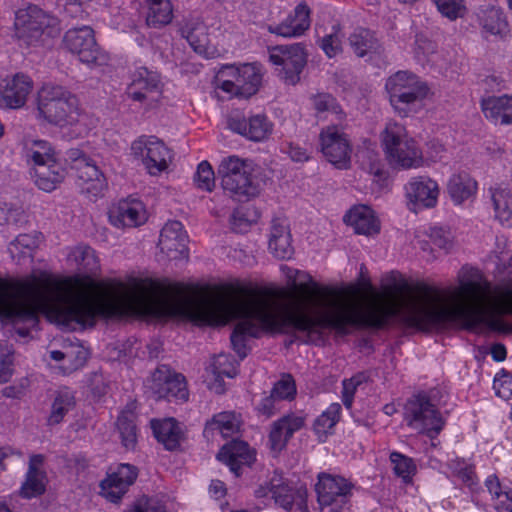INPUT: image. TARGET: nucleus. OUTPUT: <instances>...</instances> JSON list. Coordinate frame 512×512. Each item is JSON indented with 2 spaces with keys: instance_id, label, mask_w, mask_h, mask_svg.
Here are the masks:
<instances>
[{
  "instance_id": "f257e3e1",
  "label": "nucleus",
  "mask_w": 512,
  "mask_h": 512,
  "mask_svg": "<svg viewBox=\"0 0 512 512\" xmlns=\"http://www.w3.org/2000/svg\"><path fill=\"white\" fill-rule=\"evenodd\" d=\"M37 110L48 123L74 128L78 136L89 130L87 116L80 111L77 97L62 86H43L38 92Z\"/></svg>"
},
{
  "instance_id": "f03ea898",
  "label": "nucleus",
  "mask_w": 512,
  "mask_h": 512,
  "mask_svg": "<svg viewBox=\"0 0 512 512\" xmlns=\"http://www.w3.org/2000/svg\"><path fill=\"white\" fill-rule=\"evenodd\" d=\"M218 175L224 192L236 201L248 202L261 193L260 180L249 160L226 157L218 166Z\"/></svg>"
},
{
  "instance_id": "7ed1b4c3",
  "label": "nucleus",
  "mask_w": 512,
  "mask_h": 512,
  "mask_svg": "<svg viewBox=\"0 0 512 512\" xmlns=\"http://www.w3.org/2000/svg\"><path fill=\"white\" fill-rule=\"evenodd\" d=\"M385 88L392 107L402 117L415 113L416 106L428 98L431 92L425 81L408 71H398L391 75Z\"/></svg>"
},
{
  "instance_id": "20e7f679",
  "label": "nucleus",
  "mask_w": 512,
  "mask_h": 512,
  "mask_svg": "<svg viewBox=\"0 0 512 512\" xmlns=\"http://www.w3.org/2000/svg\"><path fill=\"white\" fill-rule=\"evenodd\" d=\"M439 391L432 389L428 392H419L411 396L404 407V420L407 425L435 438L444 427V419L437 408L436 398Z\"/></svg>"
},
{
  "instance_id": "39448f33",
  "label": "nucleus",
  "mask_w": 512,
  "mask_h": 512,
  "mask_svg": "<svg viewBox=\"0 0 512 512\" xmlns=\"http://www.w3.org/2000/svg\"><path fill=\"white\" fill-rule=\"evenodd\" d=\"M14 26L17 36L28 44L54 38L61 30L59 20L55 16L33 4L16 12Z\"/></svg>"
},
{
  "instance_id": "423d86ee",
  "label": "nucleus",
  "mask_w": 512,
  "mask_h": 512,
  "mask_svg": "<svg viewBox=\"0 0 512 512\" xmlns=\"http://www.w3.org/2000/svg\"><path fill=\"white\" fill-rule=\"evenodd\" d=\"M382 142L392 166L411 168L419 163L420 152L415 141L407 136L403 125L396 122L387 123Z\"/></svg>"
},
{
  "instance_id": "0eeeda50",
  "label": "nucleus",
  "mask_w": 512,
  "mask_h": 512,
  "mask_svg": "<svg viewBox=\"0 0 512 512\" xmlns=\"http://www.w3.org/2000/svg\"><path fill=\"white\" fill-rule=\"evenodd\" d=\"M315 485L317 501L322 510L341 512L348 507L354 484L340 476L321 472Z\"/></svg>"
},
{
  "instance_id": "6e6552de",
  "label": "nucleus",
  "mask_w": 512,
  "mask_h": 512,
  "mask_svg": "<svg viewBox=\"0 0 512 512\" xmlns=\"http://www.w3.org/2000/svg\"><path fill=\"white\" fill-rule=\"evenodd\" d=\"M67 160L71 162V169L75 171L76 182L81 193L91 198L102 195L107 182L96 163L77 148L67 151Z\"/></svg>"
},
{
  "instance_id": "1a4fd4ad",
  "label": "nucleus",
  "mask_w": 512,
  "mask_h": 512,
  "mask_svg": "<svg viewBox=\"0 0 512 512\" xmlns=\"http://www.w3.org/2000/svg\"><path fill=\"white\" fill-rule=\"evenodd\" d=\"M269 60L277 66L278 75L286 83L295 85L307 63V53L300 43L278 45L269 49Z\"/></svg>"
},
{
  "instance_id": "9d476101",
  "label": "nucleus",
  "mask_w": 512,
  "mask_h": 512,
  "mask_svg": "<svg viewBox=\"0 0 512 512\" xmlns=\"http://www.w3.org/2000/svg\"><path fill=\"white\" fill-rule=\"evenodd\" d=\"M321 152L334 166L346 169L350 165L352 147L340 125H328L319 134Z\"/></svg>"
},
{
  "instance_id": "9b49d317",
  "label": "nucleus",
  "mask_w": 512,
  "mask_h": 512,
  "mask_svg": "<svg viewBox=\"0 0 512 512\" xmlns=\"http://www.w3.org/2000/svg\"><path fill=\"white\" fill-rule=\"evenodd\" d=\"M64 47L72 54L78 56L82 63L87 65H102L106 57L101 53L89 26L69 29L63 38Z\"/></svg>"
},
{
  "instance_id": "f8f14e48",
  "label": "nucleus",
  "mask_w": 512,
  "mask_h": 512,
  "mask_svg": "<svg viewBox=\"0 0 512 512\" xmlns=\"http://www.w3.org/2000/svg\"><path fill=\"white\" fill-rule=\"evenodd\" d=\"M132 154L141 157L150 175H158L168 168L172 160L171 151L154 136H141L131 145Z\"/></svg>"
},
{
  "instance_id": "ddd939ff",
  "label": "nucleus",
  "mask_w": 512,
  "mask_h": 512,
  "mask_svg": "<svg viewBox=\"0 0 512 512\" xmlns=\"http://www.w3.org/2000/svg\"><path fill=\"white\" fill-rule=\"evenodd\" d=\"M162 86L157 72L140 67L133 72L126 94L129 99L151 108L158 103L162 94Z\"/></svg>"
},
{
  "instance_id": "4468645a",
  "label": "nucleus",
  "mask_w": 512,
  "mask_h": 512,
  "mask_svg": "<svg viewBox=\"0 0 512 512\" xmlns=\"http://www.w3.org/2000/svg\"><path fill=\"white\" fill-rule=\"evenodd\" d=\"M148 382L150 390L158 399H188L184 376L173 373L167 365L158 366L152 373Z\"/></svg>"
},
{
  "instance_id": "2eb2a0df",
  "label": "nucleus",
  "mask_w": 512,
  "mask_h": 512,
  "mask_svg": "<svg viewBox=\"0 0 512 512\" xmlns=\"http://www.w3.org/2000/svg\"><path fill=\"white\" fill-rule=\"evenodd\" d=\"M437 182L428 176L412 177L405 185V195L409 210L417 213L419 210L434 208L439 197Z\"/></svg>"
},
{
  "instance_id": "dca6fc26",
  "label": "nucleus",
  "mask_w": 512,
  "mask_h": 512,
  "mask_svg": "<svg viewBox=\"0 0 512 512\" xmlns=\"http://www.w3.org/2000/svg\"><path fill=\"white\" fill-rule=\"evenodd\" d=\"M138 476L137 467L122 463L110 468L105 479L100 483L101 495L112 503H118L128 492Z\"/></svg>"
},
{
  "instance_id": "f3484780",
  "label": "nucleus",
  "mask_w": 512,
  "mask_h": 512,
  "mask_svg": "<svg viewBox=\"0 0 512 512\" xmlns=\"http://www.w3.org/2000/svg\"><path fill=\"white\" fill-rule=\"evenodd\" d=\"M268 494H271L275 502L287 511L292 510L294 505L300 509L306 506L307 489L304 486L292 487L278 476H274L267 486H260L256 490L258 497H266Z\"/></svg>"
},
{
  "instance_id": "a211bd4d",
  "label": "nucleus",
  "mask_w": 512,
  "mask_h": 512,
  "mask_svg": "<svg viewBox=\"0 0 512 512\" xmlns=\"http://www.w3.org/2000/svg\"><path fill=\"white\" fill-rule=\"evenodd\" d=\"M305 422V416L296 413L285 414L272 422L268 434L271 451L275 454L283 451L294 434L305 426Z\"/></svg>"
},
{
  "instance_id": "6ab92c4d",
  "label": "nucleus",
  "mask_w": 512,
  "mask_h": 512,
  "mask_svg": "<svg viewBox=\"0 0 512 512\" xmlns=\"http://www.w3.org/2000/svg\"><path fill=\"white\" fill-rule=\"evenodd\" d=\"M32 88V80L23 73L0 80V107L10 109L23 107Z\"/></svg>"
},
{
  "instance_id": "aec40b11",
  "label": "nucleus",
  "mask_w": 512,
  "mask_h": 512,
  "mask_svg": "<svg viewBox=\"0 0 512 512\" xmlns=\"http://www.w3.org/2000/svg\"><path fill=\"white\" fill-rule=\"evenodd\" d=\"M187 235L179 221H169L162 228L158 247L169 259H178L187 255Z\"/></svg>"
},
{
  "instance_id": "412c9836",
  "label": "nucleus",
  "mask_w": 512,
  "mask_h": 512,
  "mask_svg": "<svg viewBox=\"0 0 512 512\" xmlns=\"http://www.w3.org/2000/svg\"><path fill=\"white\" fill-rule=\"evenodd\" d=\"M111 223L118 228L138 227L147 220V212L142 201L136 198H127L119 201L109 215Z\"/></svg>"
},
{
  "instance_id": "4be33fe9",
  "label": "nucleus",
  "mask_w": 512,
  "mask_h": 512,
  "mask_svg": "<svg viewBox=\"0 0 512 512\" xmlns=\"http://www.w3.org/2000/svg\"><path fill=\"white\" fill-rule=\"evenodd\" d=\"M217 458L225 463L236 476H240L242 467L251 465L255 455L246 442L232 440L221 448Z\"/></svg>"
},
{
  "instance_id": "5701e85b",
  "label": "nucleus",
  "mask_w": 512,
  "mask_h": 512,
  "mask_svg": "<svg viewBox=\"0 0 512 512\" xmlns=\"http://www.w3.org/2000/svg\"><path fill=\"white\" fill-rule=\"evenodd\" d=\"M230 127L234 132L255 142L265 140L273 130V124L264 114H256L242 119H232Z\"/></svg>"
},
{
  "instance_id": "b1692460",
  "label": "nucleus",
  "mask_w": 512,
  "mask_h": 512,
  "mask_svg": "<svg viewBox=\"0 0 512 512\" xmlns=\"http://www.w3.org/2000/svg\"><path fill=\"white\" fill-rule=\"evenodd\" d=\"M310 23V9L305 3H300L283 22L270 25L268 30L283 37H298L310 27Z\"/></svg>"
},
{
  "instance_id": "393cba45",
  "label": "nucleus",
  "mask_w": 512,
  "mask_h": 512,
  "mask_svg": "<svg viewBox=\"0 0 512 512\" xmlns=\"http://www.w3.org/2000/svg\"><path fill=\"white\" fill-rule=\"evenodd\" d=\"M481 110L487 120L495 125L512 123V96H488L480 102Z\"/></svg>"
},
{
  "instance_id": "a878e982",
  "label": "nucleus",
  "mask_w": 512,
  "mask_h": 512,
  "mask_svg": "<svg viewBox=\"0 0 512 512\" xmlns=\"http://www.w3.org/2000/svg\"><path fill=\"white\" fill-rule=\"evenodd\" d=\"M181 34L196 53L207 58L213 57L216 54V48L210 41L208 27L203 22H187L181 28Z\"/></svg>"
},
{
  "instance_id": "bb28decb",
  "label": "nucleus",
  "mask_w": 512,
  "mask_h": 512,
  "mask_svg": "<svg viewBox=\"0 0 512 512\" xmlns=\"http://www.w3.org/2000/svg\"><path fill=\"white\" fill-rule=\"evenodd\" d=\"M344 221L353 227L357 234L374 235L380 231V223L373 210L364 205L352 208L344 216Z\"/></svg>"
},
{
  "instance_id": "cd10ccee",
  "label": "nucleus",
  "mask_w": 512,
  "mask_h": 512,
  "mask_svg": "<svg viewBox=\"0 0 512 512\" xmlns=\"http://www.w3.org/2000/svg\"><path fill=\"white\" fill-rule=\"evenodd\" d=\"M23 153L27 162H32L35 168L57 162V153L46 140L26 139Z\"/></svg>"
},
{
  "instance_id": "c85d7f7f",
  "label": "nucleus",
  "mask_w": 512,
  "mask_h": 512,
  "mask_svg": "<svg viewBox=\"0 0 512 512\" xmlns=\"http://www.w3.org/2000/svg\"><path fill=\"white\" fill-rule=\"evenodd\" d=\"M240 429V420L234 412H221L206 422L203 435L207 439L213 438L218 432L222 438L236 434Z\"/></svg>"
},
{
  "instance_id": "c756f323",
  "label": "nucleus",
  "mask_w": 512,
  "mask_h": 512,
  "mask_svg": "<svg viewBox=\"0 0 512 512\" xmlns=\"http://www.w3.org/2000/svg\"><path fill=\"white\" fill-rule=\"evenodd\" d=\"M239 72L236 96L248 98L259 90L262 82L261 69L256 63H245L239 66Z\"/></svg>"
},
{
  "instance_id": "7c9ffc66",
  "label": "nucleus",
  "mask_w": 512,
  "mask_h": 512,
  "mask_svg": "<svg viewBox=\"0 0 512 512\" xmlns=\"http://www.w3.org/2000/svg\"><path fill=\"white\" fill-rule=\"evenodd\" d=\"M476 190V181L466 172L453 174L447 183L448 194L455 204H461L468 200Z\"/></svg>"
},
{
  "instance_id": "2f4dec72",
  "label": "nucleus",
  "mask_w": 512,
  "mask_h": 512,
  "mask_svg": "<svg viewBox=\"0 0 512 512\" xmlns=\"http://www.w3.org/2000/svg\"><path fill=\"white\" fill-rule=\"evenodd\" d=\"M349 45L358 57L381 52V44L375 34L365 28L355 29L349 36Z\"/></svg>"
},
{
  "instance_id": "473e14b6",
  "label": "nucleus",
  "mask_w": 512,
  "mask_h": 512,
  "mask_svg": "<svg viewBox=\"0 0 512 512\" xmlns=\"http://www.w3.org/2000/svg\"><path fill=\"white\" fill-rule=\"evenodd\" d=\"M65 169L60 163H51L34 168L35 184L45 192L55 190L65 178Z\"/></svg>"
},
{
  "instance_id": "72a5a7b5",
  "label": "nucleus",
  "mask_w": 512,
  "mask_h": 512,
  "mask_svg": "<svg viewBox=\"0 0 512 512\" xmlns=\"http://www.w3.org/2000/svg\"><path fill=\"white\" fill-rule=\"evenodd\" d=\"M477 17L483 29L492 35L506 31L508 23L503 11L493 5H484L478 9Z\"/></svg>"
},
{
  "instance_id": "f704fd0d",
  "label": "nucleus",
  "mask_w": 512,
  "mask_h": 512,
  "mask_svg": "<svg viewBox=\"0 0 512 512\" xmlns=\"http://www.w3.org/2000/svg\"><path fill=\"white\" fill-rule=\"evenodd\" d=\"M75 404V396L70 389L63 388L58 390L51 404V411L47 418V424L49 426L60 424L66 414L74 408Z\"/></svg>"
},
{
  "instance_id": "c9c22d12",
  "label": "nucleus",
  "mask_w": 512,
  "mask_h": 512,
  "mask_svg": "<svg viewBox=\"0 0 512 512\" xmlns=\"http://www.w3.org/2000/svg\"><path fill=\"white\" fill-rule=\"evenodd\" d=\"M152 428L157 440L163 443L167 450H174L179 446L181 431L174 419L152 421Z\"/></svg>"
},
{
  "instance_id": "e433bc0d",
  "label": "nucleus",
  "mask_w": 512,
  "mask_h": 512,
  "mask_svg": "<svg viewBox=\"0 0 512 512\" xmlns=\"http://www.w3.org/2000/svg\"><path fill=\"white\" fill-rule=\"evenodd\" d=\"M496 218L502 224L512 226V192L507 187H496L490 189Z\"/></svg>"
},
{
  "instance_id": "4c0bfd02",
  "label": "nucleus",
  "mask_w": 512,
  "mask_h": 512,
  "mask_svg": "<svg viewBox=\"0 0 512 512\" xmlns=\"http://www.w3.org/2000/svg\"><path fill=\"white\" fill-rule=\"evenodd\" d=\"M148 6L146 23L150 27L159 28L169 24L173 18V7L170 0H144Z\"/></svg>"
},
{
  "instance_id": "58836bf2",
  "label": "nucleus",
  "mask_w": 512,
  "mask_h": 512,
  "mask_svg": "<svg viewBox=\"0 0 512 512\" xmlns=\"http://www.w3.org/2000/svg\"><path fill=\"white\" fill-rule=\"evenodd\" d=\"M68 261L85 273L94 274L99 269V262L95 251L87 245H79L74 247L68 254Z\"/></svg>"
},
{
  "instance_id": "ea45409f",
  "label": "nucleus",
  "mask_w": 512,
  "mask_h": 512,
  "mask_svg": "<svg viewBox=\"0 0 512 512\" xmlns=\"http://www.w3.org/2000/svg\"><path fill=\"white\" fill-rule=\"evenodd\" d=\"M311 100L318 115L330 113L335 115L338 121H342L346 117L336 98L329 93L316 94L312 96Z\"/></svg>"
},
{
  "instance_id": "a19ab883",
  "label": "nucleus",
  "mask_w": 512,
  "mask_h": 512,
  "mask_svg": "<svg viewBox=\"0 0 512 512\" xmlns=\"http://www.w3.org/2000/svg\"><path fill=\"white\" fill-rule=\"evenodd\" d=\"M239 66L227 64L221 67L217 74V87L223 92L236 96L239 77Z\"/></svg>"
},
{
  "instance_id": "79ce46f5",
  "label": "nucleus",
  "mask_w": 512,
  "mask_h": 512,
  "mask_svg": "<svg viewBox=\"0 0 512 512\" xmlns=\"http://www.w3.org/2000/svg\"><path fill=\"white\" fill-rule=\"evenodd\" d=\"M341 405L332 403L321 415L314 421V431L318 435L327 434L339 421Z\"/></svg>"
},
{
  "instance_id": "37998d69",
  "label": "nucleus",
  "mask_w": 512,
  "mask_h": 512,
  "mask_svg": "<svg viewBox=\"0 0 512 512\" xmlns=\"http://www.w3.org/2000/svg\"><path fill=\"white\" fill-rule=\"evenodd\" d=\"M390 461L393 464L394 473L405 483H410L417 469L413 459L394 451L390 454Z\"/></svg>"
},
{
  "instance_id": "c03bdc74",
  "label": "nucleus",
  "mask_w": 512,
  "mask_h": 512,
  "mask_svg": "<svg viewBox=\"0 0 512 512\" xmlns=\"http://www.w3.org/2000/svg\"><path fill=\"white\" fill-rule=\"evenodd\" d=\"M208 371L217 377L233 378L237 375V365L231 355L219 354L213 357Z\"/></svg>"
},
{
  "instance_id": "a18cd8bd",
  "label": "nucleus",
  "mask_w": 512,
  "mask_h": 512,
  "mask_svg": "<svg viewBox=\"0 0 512 512\" xmlns=\"http://www.w3.org/2000/svg\"><path fill=\"white\" fill-rule=\"evenodd\" d=\"M117 428L123 446L127 449H134L137 441V433L133 419L127 414L122 413L117 419Z\"/></svg>"
},
{
  "instance_id": "49530a36",
  "label": "nucleus",
  "mask_w": 512,
  "mask_h": 512,
  "mask_svg": "<svg viewBox=\"0 0 512 512\" xmlns=\"http://www.w3.org/2000/svg\"><path fill=\"white\" fill-rule=\"evenodd\" d=\"M194 183L202 191L211 192L215 187V173L208 161L198 164L194 174Z\"/></svg>"
},
{
  "instance_id": "de8ad7c7",
  "label": "nucleus",
  "mask_w": 512,
  "mask_h": 512,
  "mask_svg": "<svg viewBox=\"0 0 512 512\" xmlns=\"http://www.w3.org/2000/svg\"><path fill=\"white\" fill-rule=\"evenodd\" d=\"M45 475L43 472H27L26 481L21 487L24 498L39 496L45 492Z\"/></svg>"
},
{
  "instance_id": "09e8293b",
  "label": "nucleus",
  "mask_w": 512,
  "mask_h": 512,
  "mask_svg": "<svg viewBox=\"0 0 512 512\" xmlns=\"http://www.w3.org/2000/svg\"><path fill=\"white\" fill-rule=\"evenodd\" d=\"M442 16L449 20L461 18L466 13L464 0H432Z\"/></svg>"
},
{
  "instance_id": "8fccbe9b",
  "label": "nucleus",
  "mask_w": 512,
  "mask_h": 512,
  "mask_svg": "<svg viewBox=\"0 0 512 512\" xmlns=\"http://www.w3.org/2000/svg\"><path fill=\"white\" fill-rule=\"evenodd\" d=\"M493 388L500 398L512 399V373L502 369L494 377Z\"/></svg>"
},
{
  "instance_id": "3c124183",
  "label": "nucleus",
  "mask_w": 512,
  "mask_h": 512,
  "mask_svg": "<svg viewBox=\"0 0 512 512\" xmlns=\"http://www.w3.org/2000/svg\"><path fill=\"white\" fill-rule=\"evenodd\" d=\"M39 236L37 234H20L13 242H11L9 250L14 254L15 250H19L20 253H30L33 249L38 246Z\"/></svg>"
},
{
  "instance_id": "603ef678",
  "label": "nucleus",
  "mask_w": 512,
  "mask_h": 512,
  "mask_svg": "<svg viewBox=\"0 0 512 512\" xmlns=\"http://www.w3.org/2000/svg\"><path fill=\"white\" fill-rule=\"evenodd\" d=\"M271 393L278 398L280 402L292 399L296 393V387L292 377L288 375L278 381L274 385Z\"/></svg>"
},
{
  "instance_id": "864d4df0",
  "label": "nucleus",
  "mask_w": 512,
  "mask_h": 512,
  "mask_svg": "<svg viewBox=\"0 0 512 512\" xmlns=\"http://www.w3.org/2000/svg\"><path fill=\"white\" fill-rule=\"evenodd\" d=\"M269 249L271 253L279 259H290L294 253L291 236L269 240Z\"/></svg>"
},
{
  "instance_id": "5fc2aeb1",
  "label": "nucleus",
  "mask_w": 512,
  "mask_h": 512,
  "mask_svg": "<svg viewBox=\"0 0 512 512\" xmlns=\"http://www.w3.org/2000/svg\"><path fill=\"white\" fill-rule=\"evenodd\" d=\"M320 47L328 57H334L342 51V37L339 30L324 36L321 39Z\"/></svg>"
},
{
  "instance_id": "6e6d98bb",
  "label": "nucleus",
  "mask_w": 512,
  "mask_h": 512,
  "mask_svg": "<svg viewBox=\"0 0 512 512\" xmlns=\"http://www.w3.org/2000/svg\"><path fill=\"white\" fill-rule=\"evenodd\" d=\"M281 402L272 393L269 396H265L260 403L257 405V411L266 416L270 417L280 410Z\"/></svg>"
},
{
  "instance_id": "4d7b16f0",
  "label": "nucleus",
  "mask_w": 512,
  "mask_h": 512,
  "mask_svg": "<svg viewBox=\"0 0 512 512\" xmlns=\"http://www.w3.org/2000/svg\"><path fill=\"white\" fill-rule=\"evenodd\" d=\"M230 224L234 231L244 232L250 227L251 222L248 219L246 212L242 208H237L233 211L230 217Z\"/></svg>"
},
{
  "instance_id": "13d9d810",
  "label": "nucleus",
  "mask_w": 512,
  "mask_h": 512,
  "mask_svg": "<svg viewBox=\"0 0 512 512\" xmlns=\"http://www.w3.org/2000/svg\"><path fill=\"white\" fill-rule=\"evenodd\" d=\"M281 151L288 154L291 160L294 162H304L309 159V155L306 149L291 142L283 143L281 146Z\"/></svg>"
},
{
  "instance_id": "bf43d9fd",
  "label": "nucleus",
  "mask_w": 512,
  "mask_h": 512,
  "mask_svg": "<svg viewBox=\"0 0 512 512\" xmlns=\"http://www.w3.org/2000/svg\"><path fill=\"white\" fill-rule=\"evenodd\" d=\"M289 225L285 219H273L271 224L269 240H276L284 237H290Z\"/></svg>"
},
{
  "instance_id": "052dcab7",
  "label": "nucleus",
  "mask_w": 512,
  "mask_h": 512,
  "mask_svg": "<svg viewBox=\"0 0 512 512\" xmlns=\"http://www.w3.org/2000/svg\"><path fill=\"white\" fill-rule=\"evenodd\" d=\"M485 486L491 494L492 499H495L496 501L504 495L499 478L495 474H491L486 478Z\"/></svg>"
},
{
  "instance_id": "680f3d73",
  "label": "nucleus",
  "mask_w": 512,
  "mask_h": 512,
  "mask_svg": "<svg viewBox=\"0 0 512 512\" xmlns=\"http://www.w3.org/2000/svg\"><path fill=\"white\" fill-rule=\"evenodd\" d=\"M457 476L470 489H473L478 483L475 471L471 466L466 465L460 468L457 471Z\"/></svg>"
},
{
  "instance_id": "e2e57ef3",
  "label": "nucleus",
  "mask_w": 512,
  "mask_h": 512,
  "mask_svg": "<svg viewBox=\"0 0 512 512\" xmlns=\"http://www.w3.org/2000/svg\"><path fill=\"white\" fill-rule=\"evenodd\" d=\"M433 244L440 249L448 250L451 247L449 235L441 228L433 229L431 233Z\"/></svg>"
},
{
  "instance_id": "0e129e2a",
  "label": "nucleus",
  "mask_w": 512,
  "mask_h": 512,
  "mask_svg": "<svg viewBox=\"0 0 512 512\" xmlns=\"http://www.w3.org/2000/svg\"><path fill=\"white\" fill-rule=\"evenodd\" d=\"M343 390H342V402L347 409H350L353 404L354 395L357 387L353 385L347 379H344L342 382Z\"/></svg>"
},
{
  "instance_id": "69168bd1",
  "label": "nucleus",
  "mask_w": 512,
  "mask_h": 512,
  "mask_svg": "<svg viewBox=\"0 0 512 512\" xmlns=\"http://www.w3.org/2000/svg\"><path fill=\"white\" fill-rule=\"evenodd\" d=\"M495 510L497 512H512V488L505 490L502 498L496 501Z\"/></svg>"
},
{
  "instance_id": "338daca9",
  "label": "nucleus",
  "mask_w": 512,
  "mask_h": 512,
  "mask_svg": "<svg viewBox=\"0 0 512 512\" xmlns=\"http://www.w3.org/2000/svg\"><path fill=\"white\" fill-rule=\"evenodd\" d=\"M227 493L226 486L224 482L215 479L212 480L209 485V494L212 498L219 500L222 499Z\"/></svg>"
},
{
  "instance_id": "774afa93",
  "label": "nucleus",
  "mask_w": 512,
  "mask_h": 512,
  "mask_svg": "<svg viewBox=\"0 0 512 512\" xmlns=\"http://www.w3.org/2000/svg\"><path fill=\"white\" fill-rule=\"evenodd\" d=\"M134 512H166L158 502L149 500L143 506H138Z\"/></svg>"
}]
</instances>
